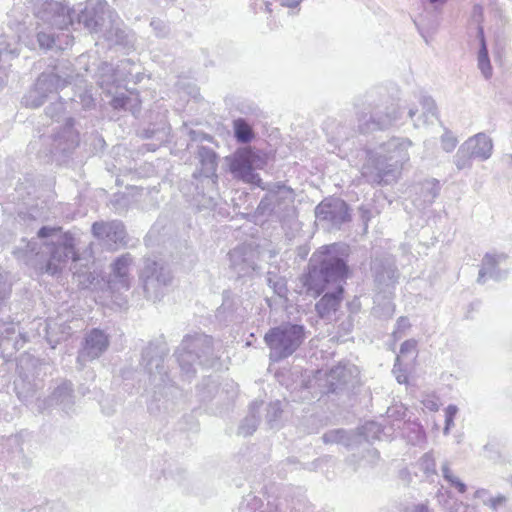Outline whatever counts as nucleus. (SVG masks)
I'll return each mask as SVG.
<instances>
[{
	"mask_svg": "<svg viewBox=\"0 0 512 512\" xmlns=\"http://www.w3.org/2000/svg\"><path fill=\"white\" fill-rule=\"evenodd\" d=\"M304 338V327L297 324L271 328L264 336L266 344L277 351L280 358L291 355L302 344Z\"/></svg>",
	"mask_w": 512,
	"mask_h": 512,
	"instance_id": "1",
	"label": "nucleus"
},
{
	"mask_svg": "<svg viewBox=\"0 0 512 512\" xmlns=\"http://www.w3.org/2000/svg\"><path fill=\"white\" fill-rule=\"evenodd\" d=\"M413 145L409 138L391 137L386 142V185L396 182L410 156L408 149Z\"/></svg>",
	"mask_w": 512,
	"mask_h": 512,
	"instance_id": "2",
	"label": "nucleus"
},
{
	"mask_svg": "<svg viewBox=\"0 0 512 512\" xmlns=\"http://www.w3.org/2000/svg\"><path fill=\"white\" fill-rule=\"evenodd\" d=\"M257 156L251 148L240 149L231 161L230 169L233 173L249 183H259L261 179L253 172V165Z\"/></svg>",
	"mask_w": 512,
	"mask_h": 512,
	"instance_id": "3",
	"label": "nucleus"
},
{
	"mask_svg": "<svg viewBox=\"0 0 512 512\" xmlns=\"http://www.w3.org/2000/svg\"><path fill=\"white\" fill-rule=\"evenodd\" d=\"M507 259L505 253H486L481 261L478 273L477 283L485 284L487 277L501 281L507 277L508 272L502 270L499 266Z\"/></svg>",
	"mask_w": 512,
	"mask_h": 512,
	"instance_id": "4",
	"label": "nucleus"
},
{
	"mask_svg": "<svg viewBox=\"0 0 512 512\" xmlns=\"http://www.w3.org/2000/svg\"><path fill=\"white\" fill-rule=\"evenodd\" d=\"M68 242L64 243L63 248L67 251L62 255L57 249L51 254L49 261L47 262L44 273L55 275L61 271L62 265L66 263V259L70 257L72 261L76 262L80 259L78 251L75 249L72 243V237H68Z\"/></svg>",
	"mask_w": 512,
	"mask_h": 512,
	"instance_id": "5",
	"label": "nucleus"
},
{
	"mask_svg": "<svg viewBox=\"0 0 512 512\" xmlns=\"http://www.w3.org/2000/svg\"><path fill=\"white\" fill-rule=\"evenodd\" d=\"M414 189L416 194L419 195L414 202L417 206L425 208L426 206L431 205L439 196L441 185L437 179L431 178L420 182L414 187Z\"/></svg>",
	"mask_w": 512,
	"mask_h": 512,
	"instance_id": "6",
	"label": "nucleus"
},
{
	"mask_svg": "<svg viewBox=\"0 0 512 512\" xmlns=\"http://www.w3.org/2000/svg\"><path fill=\"white\" fill-rule=\"evenodd\" d=\"M475 159L485 161L492 155L493 143L485 133H478L465 141Z\"/></svg>",
	"mask_w": 512,
	"mask_h": 512,
	"instance_id": "7",
	"label": "nucleus"
},
{
	"mask_svg": "<svg viewBox=\"0 0 512 512\" xmlns=\"http://www.w3.org/2000/svg\"><path fill=\"white\" fill-rule=\"evenodd\" d=\"M321 274L325 284L344 281L349 275V268L342 259L336 258L323 267Z\"/></svg>",
	"mask_w": 512,
	"mask_h": 512,
	"instance_id": "8",
	"label": "nucleus"
},
{
	"mask_svg": "<svg viewBox=\"0 0 512 512\" xmlns=\"http://www.w3.org/2000/svg\"><path fill=\"white\" fill-rule=\"evenodd\" d=\"M478 38L480 41V48L477 55V67L480 70L482 76L486 80H489L493 75V68L490 62L488 48L482 27L478 28Z\"/></svg>",
	"mask_w": 512,
	"mask_h": 512,
	"instance_id": "9",
	"label": "nucleus"
},
{
	"mask_svg": "<svg viewBox=\"0 0 512 512\" xmlns=\"http://www.w3.org/2000/svg\"><path fill=\"white\" fill-rule=\"evenodd\" d=\"M109 341L105 333L99 329H93L86 337L85 347L95 354L103 352L108 347Z\"/></svg>",
	"mask_w": 512,
	"mask_h": 512,
	"instance_id": "10",
	"label": "nucleus"
},
{
	"mask_svg": "<svg viewBox=\"0 0 512 512\" xmlns=\"http://www.w3.org/2000/svg\"><path fill=\"white\" fill-rule=\"evenodd\" d=\"M343 288L339 287L337 293L325 294L317 303L316 308L321 317L330 311H336L340 305Z\"/></svg>",
	"mask_w": 512,
	"mask_h": 512,
	"instance_id": "11",
	"label": "nucleus"
},
{
	"mask_svg": "<svg viewBox=\"0 0 512 512\" xmlns=\"http://www.w3.org/2000/svg\"><path fill=\"white\" fill-rule=\"evenodd\" d=\"M419 103L422 106L423 113H422V116L419 117L414 122L415 127L419 126V121L421 118L423 119L422 120L423 124L430 122L433 118H435V119L438 118V108H437V105H436L434 99L431 96L426 95V94L421 95V97L419 98Z\"/></svg>",
	"mask_w": 512,
	"mask_h": 512,
	"instance_id": "12",
	"label": "nucleus"
},
{
	"mask_svg": "<svg viewBox=\"0 0 512 512\" xmlns=\"http://www.w3.org/2000/svg\"><path fill=\"white\" fill-rule=\"evenodd\" d=\"M473 159H475V157L472 155L471 151H469L468 144H465L464 142L454 155L453 163L457 170L461 171L464 169H470L472 167Z\"/></svg>",
	"mask_w": 512,
	"mask_h": 512,
	"instance_id": "13",
	"label": "nucleus"
},
{
	"mask_svg": "<svg viewBox=\"0 0 512 512\" xmlns=\"http://www.w3.org/2000/svg\"><path fill=\"white\" fill-rule=\"evenodd\" d=\"M391 99V104L386 106V124L397 125L402 119L405 107L402 105L400 97L394 98L391 95Z\"/></svg>",
	"mask_w": 512,
	"mask_h": 512,
	"instance_id": "14",
	"label": "nucleus"
},
{
	"mask_svg": "<svg viewBox=\"0 0 512 512\" xmlns=\"http://www.w3.org/2000/svg\"><path fill=\"white\" fill-rule=\"evenodd\" d=\"M235 137L238 142L248 143L254 138L251 126L243 119H237L233 123Z\"/></svg>",
	"mask_w": 512,
	"mask_h": 512,
	"instance_id": "15",
	"label": "nucleus"
},
{
	"mask_svg": "<svg viewBox=\"0 0 512 512\" xmlns=\"http://www.w3.org/2000/svg\"><path fill=\"white\" fill-rule=\"evenodd\" d=\"M419 467L427 477L437 474L436 462L432 452H427L420 458Z\"/></svg>",
	"mask_w": 512,
	"mask_h": 512,
	"instance_id": "16",
	"label": "nucleus"
},
{
	"mask_svg": "<svg viewBox=\"0 0 512 512\" xmlns=\"http://www.w3.org/2000/svg\"><path fill=\"white\" fill-rule=\"evenodd\" d=\"M410 326L411 324L407 317H399L396 322V328L392 332V337L394 338V340L397 341L401 339L405 335L406 331L410 328Z\"/></svg>",
	"mask_w": 512,
	"mask_h": 512,
	"instance_id": "17",
	"label": "nucleus"
},
{
	"mask_svg": "<svg viewBox=\"0 0 512 512\" xmlns=\"http://www.w3.org/2000/svg\"><path fill=\"white\" fill-rule=\"evenodd\" d=\"M457 144L458 140L451 131L446 130L441 136V147L445 152H452Z\"/></svg>",
	"mask_w": 512,
	"mask_h": 512,
	"instance_id": "18",
	"label": "nucleus"
},
{
	"mask_svg": "<svg viewBox=\"0 0 512 512\" xmlns=\"http://www.w3.org/2000/svg\"><path fill=\"white\" fill-rule=\"evenodd\" d=\"M458 412V407L454 404H450L445 409V426L443 433L447 435L450 429L454 426V419Z\"/></svg>",
	"mask_w": 512,
	"mask_h": 512,
	"instance_id": "19",
	"label": "nucleus"
},
{
	"mask_svg": "<svg viewBox=\"0 0 512 512\" xmlns=\"http://www.w3.org/2000/svg\"><path fill=\"white\" fill-rule=\"evenodd\" d=\"M392 373L395 376L399 384H405L408 381L407 369L403 367L400 357H396L395 364L392 369Z\"/></svg>",
	"mask_w": 512,
	"mask_h": 512,
	"instance_id": "20",
	"label": "nucleus"
},
{
	"mask_svg": "<svg viewBox=\"0 0 512 512\" xmlns=\"http://www.w3.org/2000/svg\"><path fill=\"white\" fill-rule=\"evenodd\" d=\"M417 341L414 339H409L404 341L400 346V352L396 357L402 358L407 357L408 355H413L416 352Z\"/></svg>",
	"mask_w": 512,
	"mask_h": 512,
	"instance_id": "21",
	"label": "nucleus"
},
{
	"mask_svg": "<svg viewBox=\"0 0 512 512\" xmlns=\"http://www.w3.org/2000/svg\"><path fill=\"white\" fill-rule=\"evenodd\" d=\"M507 502V497L499 494L496 497H490L484 500V505L489 506L492 510L497 511L499 507L504 506Z\"/></svg>",
	"mask_w": 512,
	"mask_h": 512,
	"instance_id": "22",
	"label": "nucleus"
},
{
	"mask_svg": "<svg viewBox=\"0 0 512 512\" xmlns=\"http://www.w3.org/2000/svg\"><path fill=\"white\" fill-rule=\"evenodd\" d=\"M37 40L40 47L45 49L51 48L55 43V38L52 35L44 32L38 33Z\"/></svg>",
	"mask_w": 512,
	"mask_h": 512,
	"instance_id": "23",
	"label": "nucleus"
},
{
	"mask_svg": "<svg viewBox=\"0 0 512 512\" xmlns=\"http://www.w3.org/2000/svg\"><path fill=\"white\" fill-rule=\"evenodd\" d=\"M385 273H386V281L390 280L392 284L397 282V280H398V278L400 276L398 269L394 265L389 263L387 259H386V270H385ZM387 285L388 284L386 283V286Z\"/></svg>",
	"mask_w": 512,
	"mask_h": 512,
	"instance_id": "24",
	"label": "nucleus"
},
{
	"mask_svg": "<svg viewBox=\"0 0 512 512\" xmlns=\"http://www.w3.org/2000/svg\"><path fill=\"white\" fill-rule=\"evenodd\" d=\"M127 265L128 261L124 257L117 259L114 263L115 272L121 276L125 275Z\"/></svg>",
	"mask_w": 512,
	"mask_h": 512,
	"instance_id": "25",
	"label": "nucleus"
},
{
	"mask_svg": "<svg viewBox=\"0 0 512 512\" xmlns=\"http://www.w3.org/2000/svg\"><path fill=\"white\" fill-rule=\"evenodd\" d=\"M451 486L455 487L458 492L465 493L467 490V486L463 483L459 478L453 476L450 480L447 481Z\"/></svg>",
	"mask_w": 512,
	"mask_h": 512,
	"instance_id": "26",
	"label": "nucleus"
},
{
	"mask_svg": "<svg viewBox=\"0 0 512 512\" xmlns=\"http://www.w3.org/2000/svg\"><path fill=\"white\" fill-rule=\"evenodd\" d=\"M395 414H397L400 417H404L405 416V409H404V407L401 405L399 407L398 406H396V407H389V408L386 409V418H391Z\"/></svg>",
	"mask_w": 512,
	"mask_h": 512,
	"instance_id": "27",
	"label": "nucleus"
},
{
	"mask_svg": "<svg viewBox=\"0 0 512 512\" xmlns=\"http://www.w3.org/2000/svg\"><path fill=\"white\" fill-rule=\"evenodd\" d=\"M59 230H60V228L42 227L38 231V236L40 238H47V237L51 236L54 232L59 231Z\"/></svg>",
	"mask_w": 512,
	"mask_h": 512,
	"instance_id": "28",
	"label": "nucleus"
},
{
	"mask_svg": "<svg viewBox=\"0 0 512 512\" xmlns=\"http://www.w3.org/2000/svg\"><path fill=\"white\" fill-rule=\"evenodd\" d=\"M474 498L481 499L484 503V500H488L490 498L489 491L484 488L477 489L474 493Z\"/></svg>",
	"mask_w": 512,
	"mask_h": 512,
	"instance_id": "29",
	"label": "nucleus"
},
{
	"mask_svg": "<svg viewBox=\"0 0 512 512\" xmlns=\"http://www.w3.org/2000/svg\"><path fill=\"white\" fill-rule=\"evenodd\" d=\"M442 474H443V478L446 481L450 480L454 476L452 471L450 470L449 464L447 462H445L442 465Z\"/></svg>",
	"mask_w": 512,
	"mask_h": 512,
	"instance_id": "30",
	"label": "nucleus"
},
{
	"mask_svg": "<svg viewBox=\"0 0 512 512\" xmlns=\"http://www.w3.org/2000/svg\"><path fill=\"white\" fill-rule=\"evenodd\" d=\"M411 512H431L426 504H417L412 508Z\"/></svg>",
	"mask_w": 512,
	"mask_h": 512,
	"instance_id": "31",
	"label": "nucleus"
},
{
	"mask_svg": "<svg viewBox=\"0 0 512 512\" xmlns=\"http://www.w3.org/2000/svg\"><path fill=\"white\" fill-rule=\"evenodd\" d=\"M424 406L431 411H437L439 408L438 404L433 400L425 401Z\"/></svg>",
	"mask_w": 512,
	"mask_h": 512,
	"instance_id": "32",
	"label": "nucleus"
},
{
	"mask_svg": "<svg viewBox=\"0 0 512 512\" xmlns=\"http://www.w3.org/2000/svg\"><path fill=\"white\" fill-rule=\"evenodd\" d=\"M336 244H331V245H327V246H324L322 247L323 249V253H330L331 249L335 248Z\"/></svg>",
	"mask_w": 512,
	"mask_h": 512,
	"instance_id": "33",
	"label": "nucleus"
},
{
	"mask_svg": "<svg viewBox=\"0 0 512 512\" xmlns=\"http://www.w3.org/2000/svg\"><path fill=\"white\" fill-rule=\"evenodd\" d=\"M416 113H417V109L416 108H410L408 110V117L413 119V117L416 115Z\"/></svg>",
	"mask_w": 512,
	"mask_h": 512,
	"instance_id": "34",
	"label": "nucleus"
},
{
	"mask_svg": "<svg viewBox=\"0 0 512 512\" xmlns=\"http://www.w3.org/2000/svg\"><path fill=\"white\" fill-rule=\"evenodd\" d=\"M285 1H286V5L293 6L295 4H298L301 0H285Z\"/></svg>",
	"mask_w": 512,
	"mask_h": 512,
	"instance_id": "35",
	"label": "nucleus"
},
{
	"mask_svg": "<svg viewBox=\"0 0 512 512\" xmlns=\"http://www.w3.org/2000/svg\"><path fill=\"white\" fill-rule=\"evenodd\" d=\"M324 288H325V287H324V286H322L321 288H319V289L315 290V295H316V296L320 295V294L324 291Z\"/></svg>",
	"mask_w": 512,
	"mask_h": 512,
	"instance_id": "36",
	"label": "nucleus"
},
{
	"mask_svg": "<svg viewBox=\"0 0 512 512\" xmlns=\"http://www.w3.org/2000/svg\"><path fill=\"white\" fill-rule=\"evenodd\" d=\"M507 482L512 486V475L508 477Z\"/></svg>",
	"mask_w": 512,
	"mask_h": 512,
	"instance_id": "37",
	"label": "nucleus"
},
{
	"mask_svg": "<svg viewBox=\"0 0 512 512\" xmlns=\"http://www.w3.org/2000/svg\"><path fill=\"white\" fill-rule=\"evenodd\" d=\"M389 306L390 305L386 303V306H385L386 311L389 309Z\"/></svg>",
	"mask_w": 512,
	"mask_h": 512,
	"instance_id": "38",
	"label": "nucleus"
}]
</instances>
